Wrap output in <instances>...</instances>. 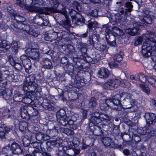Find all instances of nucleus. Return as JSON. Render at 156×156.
Masks as SVG:
<instances>
[{
    "instance_id": "28",
    "label": "nucleus",
    "mask_w": 156,
    "mask_h": 156,
    "mask_svg": "<svg viewBox=\"0 0 156 156\" xmlns=\"http://www.w3.org/2000/svg\"><path fill=\"white\" fill-rule=\"evenodd\" d=\"M89 105L91 107L95 106L96 105L97 103L96 99L94 98L93 97L89 101Z\"/></svg>"
},
{
    "instance_id": "30",
    "label": "nucleus",
    "mask_w": 156,
    "mask_h": 156,
    "mask_svg": "<svg viewBox=\"0 0 156 156\" xmlns=\"http://www.w3.org/2000/svg\"><path fill=\"white\" fill-rule=\"evenodd\" d=\"M111 28H112L110 27H108L107 26L105 25L103 27V30H105V31L107 34H112V30H111Z\"/></svg>"
},
{
    "instance_id": "48",
    "label": "nucleus",
    "mask_w": 156,
    "mask_h": 156,
    "mask_svg": "<svg viewBox=\"0 0 156 156\" xmlns=\"http://www.w3.org/2000/svg\"><path fill=\"white\" fill-rule=\"evenodd\" d=\"M123 153L124 154L127 155L129 154V151L128 150L126 149H125L123 151Z\"/></svg>"
},
{
    "instance_id": "44",
    "label": "nucleus",
    "mask_w": 156,
    "mask_h": 156,
    "mask_svg": "<svg viewBox=\"0 0 156 156\" xmlns=\"http://www.w3.org/2000/svg\"><path fill=\"white\" fill-rule=\"evenodd\" d=\"M12 48H14L15 50H16L18 48V45L17 42L14 41L12 44Z\"/></svg>"
},
{
    "instance_id": "33",
    "label": "nucleus",
    "mask_w": 156,
    "mask_h": 156,
    "mask_svg": "<svg viewBox=\"0 0 156 156\" xmlns=\"http://www.w3.org/2000/svg\"><path fill=\"white\" fill-rule=\"evenodd\" d=\"M98 23L97 22L94 21L89 23L88 25V27L89 28H91L93 27H97Z\"/></svg>"
},
{
    "instance_id": "43",
    "label": "nucleus",
    "mask_w": 156,
    "mask_h": 156,
    "mask_svg": "<svg viewBox=\"0 0 156 156\" xmlns=\"http://www.w3.org/2000/svg\"><path fill=\"white\" fill-rule=\"evenodd\" d=\"M14 77V75L13 74H11L9 76H8L7 77V80L9 81V82H11L14 79L13 78Z\"/></svg>"
},
{
    "instance_id": "60",
    "label": "nucleus",
    "mask_w": 156,
    "mask_h": 156,
    "mask_svg": "<svg viewBox=\"0 0 156 156\" xmlns=\"http://www.w3.org/2000/svg\"><path fill=\"white\" fill-rule=\"evenodd\" d=\"M130 78L131 79H132V80H133L134 79V77L133 76V75H131L130 76Z\"/></svg>"
},
{
    "instance_id": "31",
    "label": "nucleus",
    "mask_w": 156,
    "mask_h": 156,
    "mask_svg": "<svg viewBox=\"0 0 156 156\" xmlns=\"http://www.w3.org/2000/svg\"><path fill=\"white\" fill-rule=\"evenodd\" d=\"M67 144L68 147H63V150L64 151H65L66 149H70L71 148H72V147L73 146V144L72 142L69 141V142H68Z\"/></svg>"
},
{
    "instance_id": "63",
    "label": "nucleus",
    "mask_w": 156,
    "mask_h": 156,
    "mask_svg": "<svg viewBox=\"0 0 156 156\" xmlns=\"http://www.w3.org/2000/svg\"><path fill=\"white\" fill-rule=\"evenodd\" d=\"M2 75H3V73H1V72H0V78L2 76Z\"/></svg>"
},
{
    "instance_id": "47",
    "label": "nucleus",
    "mask_w": 156,
    "mask_h": 156,
    "mask_svg": "<svg viewBox=\"0 0 156 156\" xmlns=\"http://www.w3.org/2000/svg\"><path fill=\"white\" fill-rule=\"evenodd\" d=\"M49 23V21L48 20H44L43 21L42 23V26H47Z\"/></svg>"
},
{
    "instance_id": "38",
    "label": "nucleus",
    "mask_w": 156,
    "mask_h": 156,
    "mask_svg": "<svg viewBox=\"0 0 156 156\" xmlns=\"http://www.w3.org/2000/svg\"><path fill=\"white\" fill-rule=\"evenodd\" d=\"M93 55H95L94 57H93V58L94 60H96V61H98L99 60L100 58V55H99L96 53H94L93 54Z\"/></svg>"
},
{
    "instance_id": "19",
    "label": "nucleus",
    "mask_w": 156,
    "mask_h": 156,
    "mask_svg": "<svg viewBox=\"0 0 156 156\" xmlns=\"http://www.w3.org/2000/svg\"><path fill=\"white\" fill-rule=\"evenodd\" d=\"M22 63L23 64L26 65L29 62H30V60L25 55H23L20 57Z\"/></svg>"
},
{
    "instance_id": "3",
    "label": "nucleus",
    "mask_w": 156,
    "mask_h": 156,
    "mask_svg": "<svg viewBox=\"0 0 156 156\" xmlns=\"http://www.w3.org/2000/svg\"><path fill=\"white\" fill-rule=\"evenodd\" d=\"M125 96L126 97L124 100L126 101L125 104L127 105L126 108H131L136 105L137 103L134 99L133 95L129 94H126Z\"/></svg>"
},
{
    "instance_id": "52",
    "label": "nucleus",
    "mask_w": 156,
    "mask_h": 156,
    "mask_svg": "<svg viewBox=\"0 0 156 156\" xmlns=\"http://www.w3.org/2000/svg\"><path fill=\"white\" fill-rule=\"evenodd\" d=\"M39 11V12H40V13H45V14H47V12H45V11L44 12V10H42V9H40L39 10V11Z\"/></svg>"
},
{
    "instance_id": "37",
    "label": "nucleus",
    "mask_w": 156,
    "mask_h": 156,
    "mask_svg": "<svg viewBox=\"0 0 156 156\" xmlns=\"http://www.w3.org/2000/svg\"><path fill=\"white\" fill-rule=\"evenodd\" d=\"M26 135L27 137V138L29 139H30L32 138L33 133L28 130H27L26 132Z\"/></svg>"
},
{
    "instance_id": "13",
    "label": "nucleus",
    "mask_w": 156,
    "mask_h": 156,
    "mask_svg": "<svg viewBox=\"0 0 156 156\" xmlns=\"http://www.w3.org/2000/svg\"><path fill=\"white\" fill-rule=\"evenodd\" d=\"M123 55V53L120 52L119 53L115 54L113 57L114 60L117 62H120L122 59V55Z\"/></svg>"
},
{
    "instance_id": "57",
    "label": "nucleus",
    "mask_w": 156,
    "mask_h": 156,
    "mask_svg": "<svg viewBox=\"0 0 156 156\" xmlns=\"http://www.w3.org/2000/svg\"><path fill=\"white\" fill-rule=\"evenodd\" d=\"M96 155V153L95 151H93L91 153V156H95Z\"/></svg>"
},
{
    "instance_id": "59",
    "label": "nucleus",
    "mask_w": 156,
    "mask_h": 156,
    "mask_svg": "<svg viewBox=\"0 0 156 156\" xmlns=\"http://www.w3.org/2000/svg\"><path fill=\"white\" fill-rule=\"evenodd\" d=\"M73 12H75V10H72L71 11H69V12L70 14H71L72 13H73Z\"/></svg>"
},
{
    "instance_id": "21",
    "label": "nucleus",
    "mask_w": 156,
    "mask_h": 156,
    "mask_svg": "<svg viewBox=\"0 0 156 156\" xmlns=\"http://www.w3.org/2000/svg\"><path fill=\"white\" fill-rule=\"evenodd\" d=\"M147 80L151 85L153 87L156 88V80L155 79L149 77L148 78Z\"/></svg>"
},
{
    "instance_id": "1",
    "label": "nucleus",
    "mask_w": 156,
    "mask_h": 156,
    "mask_svg": "<svg viewBox=\"0 0 156 156\" xmlns=\"http://www.w3.org/2000/svg\"><path fill=\"white\" fill-rule=\"evenodd\" d=\"M121 82V80L119 78L110 79L103 85V87L106 89L112 90L119 86Z\"/></svg>"
},
{
    "instance_id": "22",
    "label": "nucleus",
    "mask_w": 156,
    "mask_h": 156,
    "mask_svg": "<svg viewBox=\"0 0 156 156\" xmlns=\"http://www.w3.org/2000/svg\"><path fill=\"white\" fill-rule=\"evenodd\" d=\"M147 80L151 85L153 87L156 88V80L155 79L149 77L148 78Z\"/></svg>"
},
{
    "instance_id": "24",
    "label": "nucleus",
    "mask_w": 156,
    "mask_h": 156,
    "mask_svg": "<svg viewBox=\"0 0 156 156\" xmlns=\"http://www.w3.org/2000/svg\"><path fill=\"white\" fill-rule=\"evenodd\" d=\"M141 89L145 92L147 94H149L150 93V89L147 86H145L143 84H141L140 85Z\"/></svg>"
},
{
    "instance_id": "12",
    "label": "nucleus",
    "mask_w": 156,
    "mask_h": 156,
    "mask_svg": "<svg viewBox=\"0 0 156 156\" xmlns=\"http://www.w3.org/2000/svg\"><path fill=\"white\" fill-rule=\"evenodd\" d=\"M10 48V45L8 44L6 41L0 40V48L7 50Z\"/></svg>"
},
{
    "instance_id": "39",
    "label": "nucleus",
    "mask_w": 156,
    "mask_h": 156,
    "mask_svg": "<svg viewBox=\"0 0 156 156\" xmlns=\"http://www.w3.org/2000/svg\"><path fill=\"white\" fill-rule=\"evenodd\" d=\"M111 69H113L117 67V64L114 62H110L108 63Z\"/></svg>"
},
{
    "instance_id": "7",
    "label": "nucleus",
    "mask_w": 156,
    "mask_h": 156,
    "mask_svg": "<svg viewBox=\"0 0 156 156\" xmlns=\"http://www.w3.org/2000/svg\"><path fill=\"white\" fill-rule=\"evenodd\" d=\"M145 118L147 123L152 124L155 119V115L152 113H147L145 114Z\"/></svg>"
},
{
    "instance_id": "36",
    "label": "nucleus",
    "mask_w": 156,
    "mask_h": 156,
    "mask_svg": "<svg viewBox=\"0 0 156 156\" xmlns=\"http://www.w3.org/2000/svg\"><path fill=\"white\" fill-rule=\"evenodd\" d=\"M100 117L103 119L104 120H105L106 121H108L111 120L110 117L107 115H104V116L101 115H100Z\"/></svg>"
},
{
    "instance_id": "58",
    "label": "nucleus",
    "mask_w": 156,
    "mask_h": 156,
    "mask_svg": "<svg viewBox=\"0 0 156 156\" xmlns=\"http://www.w3.org/2000/svg\"><path fill=\"white\" fill-rule=\"evenodd\" d=\"M100 108H101V109L102 110H104L105 109L104 108V107H103V105H100Z\"/></svg>"
},
{
    "instance_id": "49",
    "label": "nucleus",
    "mask_w": 156,
    "mask_h": 156,
    "mask_svg": "<svg viewBox=\"0 0 156 156\" xmlns=\"http://www.w3.org/2000/svg\"><path fill=\"white\" fill-rule=\"evenodd\" d=\"M144 13L145 15V16L148 17L149 16H151V15L150 14V12L148 11H145L144 12Z\"/></svg>"
},
{
    "instance_id": "32",
    "label": "nucleus",
    "mask_w": 156,
    "mask_h": 156,
    "mask_svg": "<svg viewBox=\"0 0 156 156\" xmlns=\"http://www.w3.org/2000/svg\"><path fill=\"white\" fill-rule=\"evenodd\" d=\"M142 41V38L140 37H139L136 39L134 44L136 46L138 45L141 43Z\"/></svg>"
},
{
    "instance_id": "34",
    "label": "nucleus",
    "mask_w": 156,
    "mask_h": 156,
    "mask_svg": "<svg viewBox=\"0 0 156 156\" xmlns=\"http://www.w3.org/2000/svg\"><path fill=\"white\" fill-rule=\"evenodd\" d=\"M139 80L142 83H145L146 81V78L144 74H140L139 75Z\"/></svg>"
},
{
    "instance_id": "45",
    "label": "nucleus",
    "mask_w": 156,
    "mask_h": 156,
    "mask_svg": "<svg viewBox=\"0 0 156 156\" xmlns=\"http://www.w3.org/2000/svg\"><path fill=\"white\" fill-rule=\"evenodd\" d=\"M75 3L77 4V5H76V7L74 6V9H76L78 11H81V9L79 4L77 3V2H76Z\"/></svg>"
},
{
    "instance_id": "14",
    "label": "nucleus",
    "mask_w": 156,
    "mask_h": 156,
    "mask_svg": "<svg viewBox=\"0 0 156 156\" xmlns=\"http://www.w3.org/2000/svg\"><path fill=\"white\" fill-rule=\"evenodd\" d=\"M8 128L7 127L2 126L0 128V136L3 138L8 131Z\"/></svg>"
},
{
    "instance_id": "17",
    "label": "nucleus",
    "mask_w": 156,
    "mask_h": 156,
    "mask_svg": "<svg viewBox=\"0 0 156 156\" xmlns=\"http://www.w3.org/2000/svg\"><path fill=\"white\" fill-rule=\"evenodd\" d=\"M33 83L32 81L29 82V81L27 79L25 81L23 84V89L24 90L27 91L29 86L32 85Z\"/></svg>"
},
{
    "instance_id": "15",
    "label": "nucleus",
    "mask_w": 156,
    "mask_h": 156,
    "mask_svg": "<svg viewBox=\"0 0 156 156\" xmlns=\"http://www.w3.org/2000/svg\"><path fill=\"white\" fill-rule=\"evenodd\" d=\"M111 29H112V33H115L118 35H121L123 34L122 30L116 27H114L113 28H112Z\"/></svg>"
},
{
    "instance_id": "8",
    "label": "nucleus",
    "mask_w": 156,
    "mask_h": 156,
    "mask_svg": "<svg viewBox=\"0 0 156 156\" xmlns=\"http://www.w3.org/2000/svg\"><path fill=\"white\" fill-rule=\"evenodd\" d=\"M22 29L25 30L27 33L34 37H37V36L38 35V33L34 31L32 29L30 28L29 26L24 25V24H22Z\"/></svg>"
},
{
    "instance_id": "27",
    "label": "nucleus",
    "mask_w": 156,
    "mask_h": 156,
    "mask_svg": "<svg viewBox=\"0 0 156 156\" xmlns=\"http://www.w3.org/2000/svg\"><path fill=\"white\" fill-rule=\"evenodd\" d=\"M128 31H129V32L128 33L130 35H134L137 33L138 30L135 28H133L131 29H129L127 30Z\"/></svg>"
},
{
    "instance_id": "51",
    "label": "nucleus",
    "mask_w": 156,
    "mask_h": 156,
    "mask_svg": "<svg viewBox=\"0 0 156 156\" xmlns=\"http://www.w3.org/2000/svg\"><path fill=\"white\" fill-rule=\"evenodd\" d=\"M153 103V107L155 109H156V101L154 100L152 101Z\"/></svg>"
},
{
    "instance_id": "41",
    "label": "nucleus",
    "mask_w": 156,
    "mask_h": 156,
    "mask_svg": "<svg viewBox=\"0 0 156 156\" xmlns=\"http://www.w3.org/2000/svg\"><path fill=\"white\" fill-rule=\"evenodd\" d=\"M43 136V135L41 133H39L36 135V137L37 140L41 141L42 139H44Z\"/></svg>"
},
{
    "instance_id": "35",
    "label": "nucleus",
    "mask_w": 156,
    "mask_h": 156,
    "mask_svg": "<svg viewBox=\"0 0 156 156\" xmlns=\"http://www.w3.org/2000/svg\"><path fill=\"white\" fill-rule=\"evenodd\" d=\"M22 101H25L27 104H29L32 102V100L29 98H23Z\"/></svg>"
},
{
    "instance_id": "54",
    "label": "nucleus",
    "mask_w": 156,
    "mask_h": 156,
    "mask_svg": "<svg viewBox=\"0 0 156 156\" xmlns=\"http://www.w3.org/2000/svg\"><path fill=\"white\" fill-rule=\"evenodd\" d=\"M3 84V86H5L6 84L7 83H6V82H2V81H0V85H1V84Z\"/></svg>"
},
{
    "instance_id": "10",
    "label": "nucleus",
    "mask_w": 156,
    "mask_h": 156,
    "mask_svg": "<svg viewBox=\"0 0 156 156\" xmlns=\"http://www.w3.org/2000/svg\"><path fill=\"white\" fill-rule=\"evenodd\" d=\"M43 67L48 69H51L52 68V63L48 59L46 58L41 63Z\"/></svg>"
},
{
    "instance_id": "62",
    "label": "nucleus",
    "mask_w": 156,
    "mask_h": 156,
    "mask_svg": "<svg viewBox=\"0 0 156 156\" xmlns=\"http://www.w3.org/2000/svg\"><path fill=\"white\" fill-rule=\"evenodd\" d=\"M20 17L21 18V19H22V21H23L24 20V18L23 17Z\"/></svg>"
},
{
    "instance_id": "4",
    "label": "nucleus",
    "mask_w": 156,
    "mask_h": 156,
    "mask_svg": "<svg viewBox=\"0 0 156 156\" xmlns=\"http://www.w3.org/2000/svg\"><path fill=\"white\" fill-rule=\"evenodd\" d=\"M152 47L150 44L147 43H144L142 47V52L146 57H149L151 55Z\"/></svg>"
},
{
    "instance_id": "61",
    "label": "nucleus",
    "mask_w": 156,
    "mask_h": 156,
    "mask_svg": "<svg viewBox=\"0 0 156 156\" xmlns=\"http://www.w3.org/2000/svg\"><path fill=\"white\" fill-rule=\"evenodd\" d=\"M100 2V0H97V1H95L94 2L95 3H98Z\"/></svg>"
},
{
    "instance_id": "20",
    "label": "nucleus",
    "mask_w": 156,
    "mask_h": 156,
    "mask_svg": "<svg viewBox=\"0 0 156 156\" xmlns=\"http://www.w3.org/2000/svg\"><path fill=\"white\" fill-rule=\"evenodd\" d=\"M147 80L151 85L153 87L156 88V80L155 79L149 77L148 78Z\"/></svg>"
},
{
    "instance_id": "42",
    "label": "nucleus",
    "mask_w": 156,
    "mask_h": 156,
    "mask_svg": "<svg viewBox=\"0 0 156 156\" xmlns=\"http://www.w3.org/2000/svg\"><path fill=\"white\" fill-rule=\"evenodd\" d=\"M90 14V15L93 16H96L98 15V11L97 10L94 9L92 11Z\"/></svg>"
},
{
    "instance_id": "29",
    "label": "nucleus",
    "mask_w": 156,
    "mask_h": 156,
    "mask_svg": "<svg viewBox=\"0 0 156 156\" xmlns=\"http://www.w3.org/2000/svg\"><path fill=\"white\" fill-rule=\"evenodd\" d=\"M63 132L67 135H73L74 133L73 130L68 128L63 129Z\"/></svg>"
},
{
    "instance_id": "9",
    "label": "nucleus",
    "mask_w": 156,
    "mask_h": 156,
    "mask_svg": "<svg viewBox=\"0 0 156 156\" xmlns=\"http://www.w3.org/2000/svg\"><path fill=\"white\" fill-rule=\"evenodd\" d=\"M109 75L108 70L105 68H102L100 69L98 76L99 77L102 78L108 77Z\"/></svg>"
},
{
    "instance_id": "23",
    "label": "nucleus",
    "mask_w": 156,
    "mask_h": 156,
    "mask_svg": "<svg viewBox=\"0 0 156 156\" xmlns=\"http://www.w3.org/2000/svg\"><path fill=\"white\" fill-rule=\"evenodd\" d=\"M20 114L22 118L25 119L29 118V115L26 110H25L24 111H21Z\"/></svg>"
},
{
    "instance_id": "50",
    "label": "nucleus",
    "mask_w": 156,
    "mask_h": 156,
    "mask_svg": "<svg viewBox=\"0 0 156 156\" xmlns=\"http://www.w3.org/2000/svg\"><path fill=\"white\" fill-rule=\"evenodd\" d=\"M62 140L60 138H58V139H57L56 143H57L58 145L62 143Z\"/></svg>"
},
{
    "instance_id": "64",
    "label": "nucleus",
    "mask_w": 156,
    "mask_h": 156,
    "mask_svg": "<svg viewBox=\"0 0 156 156\" xmlns=\"http://www.w3.org/2000/svg\"><path fill=\"white\" fill-rule=\"evenodd\" d=\"M66 121L67 122V123H69L70 122H71V121L69 120L68 119L66 120Z\"/></svg>"
},
{
    "instance_id": "40",
    "label": "nucleus",
    "mask_w": 156,
    "mask_h": 156,
    "mask_svg": "<svg viewBox=\"0 0 156 156\" xmlns=\"http://www.w3.org/2000/svg\"><path fill=\"white\" fill-rule=\"evenodd\" d=\"M5 89H2L1 90V93L2 94V95H5V94L6 95H7V93L8 91H9V90L8 88H5Z\"/></svg>"
},
{
    "instance_id": "18",
    "label": "nucleus",
    "mask_w": 156,
    "mask_h": 156,
    "mask_svg": "<svg viewBox=\"0 0 156 156\" xmlns=\"http://www.w3.org/2000/svg\"><path fill=\"white\" fill-rule=\"evenodd\" d=\"M141 20L143 22H145L148 24H150L152 23V16H144V17Z\"/></svg>"
},
{
    "instance_id": "55",
    "label": "nucleus",
    "mask_w": 156,
    "mask_h": 156,
    "mask_svg": "<svg viewBox=\"0 0 156 156\" xmlns=\"http://www.w3.org/2000/svg\"><path fill=\"white\" fill-rule=\"evenodd\" d=\"M62 13L64 15H65V16H66V10L65 9H63V11Z\"/></svg>"
},
{
    "instance_id": "5",
    "label": "nucleus",
    "mask_w": 156,
    "mask_h": 156,
    "mask_svg": "<svg viewBox=\"0 0 156 156\" xmlns=\"http://www.w3.org/2000/svg\"><path fill=\"white\" fill-rule=\"evenodd\" d=\"M118 97H119V95H116L112 97V99H108L106 100L105 105H107L110 107H112V105H114L116 106L120 104V101L119 99L117 98Z\"/></svg>"
},
{
    "instance_id": "53",
    "label": "nucleus",
    "mask_w": 156,
    "mask_h": 156,
    "mask_svg": "<svg viewBox=\"0 0 156 156\" xmlns=\"http://www.w3.org/2000/svg\"><path fill=\"white\" fill-rule=\"evenodd\" d=\"M70 128L72 129H76V126L75 125H72L70 127Z\"/></svg>"
},
{
    "instance_id": "16",
    "label": "nucleus",
    "mask_w": 156,
    "mask_h": 156,
    "mask_svg": "<svg viewBox=\"0 0 156 156\" xmlns=\"http://www.w3.org/2000/svg\"><path fill=\"white\" fill-rule=\"evenodd\" d=\"M112 140L108 137H105L103 139L102 142L105 146H108L111 144Z\"/></svg>"
},
{
    "instance_id": "2",
    "label": "nucleus",
    "mask_w": 156,
    "mask_h": 156,
    "mask_svg": "<svg viewBox=\"0 0 156 156\" xmlns=\"http://www.w3.org/2000/svg\"><path fill=\"white\" fill-rule=\"evenodd\" d=\"M101 119L98 117L92 116L90 119V122L89 124L90 129L96 133V131L98 130L99 133L101 132V129L95 125V124H98L101 122Z\"/></svg>"
},
{
    "instance_id": "26",
    "label": "nucleus",
    "mask_w": 156,
    "mask_h": 156,
    "mask_svg": "<svg viewBox=\"0 0 156 156\" xmlns=\"http://www.w3.org/2000/svg\"><path fill=\"white\" fill-rule=\"evenodd\" d=\"M125 5L126 8V9L128 12H130L132 10L133 5H132L131 2H127L126 3Z\"/></svg>"
},
{
    "instance_id": "56",
    "label": "nucleus",
    "mask_w": 156,
    "mask_h": 156,
    "mask_svg": "<svg viewBox=\"0 0 156 156\" xmlns=\"http://www.w3.org/2000/svg\"><path fill=\"white\" fill-rule=\"evenodd\" d=\"M38 9H37L36 8H33L32 9H29V10H30L31 11H37L38 10Z\"/></svg>"
},
{
    "instance_id": "46",
    "label": "nucleus",
    "mask_w": 156,
    "mask_h": 156,
    "mask_svg": "<svg viewBox=\"0 0 156 156\" xmlns=\"http://www.w3.org/2000/svg\"><path fill=\"white\" fill-rule=\"evenodd\" d=\"M156 134V132L153 131H151L150 133H149L148 135V137H151V136L155 135Z\"/></svg>"
},
{
    "instance_id": "6",
    "label": "nucleus",
    "mask_w": 156,
    "mask_h": 156,
    "mask_svg": "<svg viewBox=\"0 0 156 156\" xmlns=\"http://www.w3.org/2000/svg\"><path fill=\"white\" fill-rule=\"evenodd\" d=\"M30 57L32 59H38L39 56V50L37 48H32L30 50L29 53Z\"/></svg>"
},
{
    "instance_id": "11",
    "label": "nucleus",
    "mask_w": 156,
    "mask_h": 156,
    "mask_svg": "<svg viewBox=\"0 0 156 156\" xmlns=\"http://www.w3.org/2000/svg\"><path fill=\"white\" fill-rule=\"evenodd\" d=\"M11 149L13 153L16 154H18L21 153L22 151L20 147L18 144L14 143L12 144L11 147Z\"/></svg>"
},
{
    "instance_id": "25",
    "label": "nucleus",
    "mask_w": 156,
    "mask_h": 156,
    "mask_svg": "<svg viewBox=\"0 0 156 156\" xmlns=\"http://www.w3.org/2000/svg\"><path fill=\"white\" fill-rule=\"evenodd\" d=\"M27 124L26 122H23L21 123L19 126L20 129L21 131H24L26 129Z\"/></svg>"
}]
</instances>
